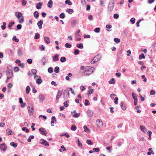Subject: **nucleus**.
I'll use <instances>...</instances> for the list:
<instances>
[{"label": "nucleus", "instance_id": "obj_1", "mask_svg": "<svg viewBox=\"0 0 156 156\" xmlns=\"http://www.w3.org/2000/svg\"><path fill=\"white\" fill-rule=\"evenodd\" d=\"M94 70V68L87 67H85L84 71L83 72V75L89 76L93 72Z\"/></svg>", "mask_w": 156, "mask_h": 156}, {"label": "nucleus", "instance_id": "obj_2", "mask_svg": "<svg viewBox=\"0 0 156 156\" xmlns=\"http://www.w3.org/2000/svg\"><path fill=\"white\" fill-rule=\"evenodd\" d=\"M6 73L7 77V80H9L13 76L12 69L11 66H8Z\"/></svg>", "mask_w": 156, "mask_h": 156}, {"label": "nucleus", "instance_id": "obj_3", "mask_svg": "<svg viewBox=\"0 0 156 156\" xmlns=\"http://www.w3.org/2000/svg\"><path fill=\"white\" fill-rule=\"evenodd\" d=\"M101 58V54H98L96 55L93 58V60L91 61V64H94L96 62L99 61Z\"/></svg>", "mask_w": 156, "mask_h": 156}, {"label": "nucleus", "instance_id": "obj_4", "mask_svg": "<svg viewBox=\"0 0 156 156\" xmlns=\"http://www.w3.org/2000/svg\"><path fill=\"white\" fill-rule=\"evenodd\" d=\"M63 98L65 99H67L69 96V92L68 90H66L63 92Z\"/></svg>", "mask_w": 156, "mask_h": 156}, {"label": "nucleus", "instance_id": "obj_5", "mask_svg": "<svg viewBox=\"0 0 156 156\" xmlns=\"http://www.w3.org/2000/svg\"><path fill=\"white\" fill-rule=\"evenodd\" d=\"M114 4V0H111L108 5V9L109 10L112 9H113Z\"/></svg>", "mask_w": 156, "mask_h": 156}, {"label": "nucleus", "instance_id": "obj_6", "mask_svg": "<svg viewBox=\"0 0 156 156\" xmlns=\"http://www.w3.org/2000/svg\"><path fill=\"white\" fill-rule=\"evenodd\" d=\"M39 131L40 132L41 134L42 135H44L45 136H46L47 133H46V130L44 128H41L39 129Z\"/></svg>", "mask_w": 156, "mask_h": 156}, {"label": "nucleus", "instance_id": "obj_7", "mask_svg": "<svg viewBox=\"0 0 156 156\" xmlns=\"http://www.w3.org/2000/svg\"><path fill=\"white\" fill-rule=\"evenodd\" d=\"M40 143L46 146H48L49 145L48 142H47L44 139L41 140L40 141Z\"/></svg>", "mask_w": 156, "mask_h": 156}, {"label": "nucleus", "instance_id": "obj_8", "mask_svg": "<svg viewBox=\"0 0 156 156\" xmlns=\"http://www.w3.org/2000/svg\"><path fill=\"white\" fill-rule=\"evenodd\" d=\"M0 148L4 151H5L7 149V147L5 143H3L0 144Z\"/></svg>", "mask_w": 156, "mask_h": 156}, {"label": "nucleus", "instance_id": "obj_9", "mask_svg": "<svg viewBox=\"0 0 156 156\" xmlns=\"http://www.w3.org/2000/svg\"><path fill=\"white\" fill-rule=\"evenodd\" d=\"M97 125L99 127H101L103 126V123L102 121L100 119H98L96 120Z\"/></svg>", "mask_w": 156, "mask_h": 156}, {"label": "nucleus", "instance_id": "obj_10", "mask_svg": "<svg viewBox=\"0 0 156 156\" xmlns=\"http://www.w3.org/2000/svg\"><path fill=\"white\" fill-rule=\"evenodd\" d=\"M28 110L29 115H32L34 113V110L33 108V107H32L31 108H30L29 106H28Z\"/></svg>", "mask_w": 156, "mask_h": 156}, {"label": "nucleus", "instance_id": "obj_11", "mask_svg": "<svg viewBox=\"0 0 156 156\" xmlns=\"http://www.w3.org/2000/svg\"><path fill=\"white\" fill-rule=\"evenodd\" d=\"M39 100L41 101H43L45 99V97L44 95L40 94L39 96Z\"/></svg>", "mask_w": 156, "mask_h": 156}, {"label": "nucleus", "instance_id": "obj_12", "mask_svg": "<svg viewBox=\"0 0 156 156\" xmlns=\"http://www.w3.org/2000/svg\"><path fill=\"white\" fill-rule=\"evenodd\" d=\"M62 90H60L59 89L58 90V93L56 97V99H58L62 94Z\"/></svg>", "mask_w": 156, "mask_h": 156}, {"label": "nucleus", "instance_id": "obj_13", "mask_svg": "<svg viewBox=\"0 0 156 156\" xmlns=\"http://www.w3.org/2000/svg\"><path fill=\"white\" fill-rule=\"evenodd\" d=\"M15 15L17 19H19V18L23 16L22 14L19 12H16Z\"/></svg>", "mask_w": 156, "mask_h": 156}, {"label": "nucleus", "instance_id": "obj_14", "mask_svg": "<svg viewBox=\"0 0 156 156\" xmlns=\"http://www.w3.org/2000/svg\"><path fill=\"white\" fill-rule=\"evenodd\" d=\"M87 115L90 117H91L93 115V112L91 110H88L87 112Z\"/></svg>", "mask_w": 156, "mask_h": 156}, {"label": "nucleus", "instance_id": "obj_15", "mask_svg": "<svg viewBox=\"0 0 156 156\" xmlns=\"http://www.w3.org/2000/svg\"><path fill=\"white\" fill-rule=\"evenodd\" d=\"M140 129L142 132H144V133H146L147 131V129L144 126L142 125L140 126Z\"/></svg>", "mask_w": 156, "mask_h": 156}, {"label": "nucleus", "instance_id": "obj_16", "mask_svg": "<svg viewBox=\"0 0 156 156\" xmlns=\"http://www.w3.org/2000/svg\"><path fill=\"white\" fill-rule=\"evenodd\" d=\"M59 55L58 54L55 55L53 57V60L54 62L57 61L59 60L58 57Z\"/></svg>", "mask_w": 156, "mask_h": 156}, {"label": "nucleus", "instance_id": "obj_17", "mask_svg": "<svg viewBox=\"0 0 156 156\" xmlns=\"http://www.w3.org/2000/svg\"><path fill=\"white\" fill-rule=\"evenodd\" d=\"M71 114L74 118H77L79 117L80 115V113H73V112H71Z\"/></svg>", "mask_w": 156, "mask_h": 156}, {"label": "nucleus", "instance_id": "obj_18", "mask_svg": "<svg viewBox=\"0 0 156 156\" xmlns=\"http://www.w3.org/2000/svg\"><path fill=\"white\" fill-rule=\"evenodd\" d=\"M44 39L45 41L47 44H49L50 43V41L49 38L48 37H44Z\"/></svg>", "mask_w": 156, "mask_h": 156}, {"label": "nucleus", "instance_id": "obj_19", "mask_svg": "<svg viewBox=\"0 0 156 156\" xmlns=\"http://www.w3.org/2000/svg\"><path fill=\"white\" fill-rule=\"evenodd\" d=\"M42 3L41 2H39L37 4H36V8L38 9H39L41 8Z\"/></svg>", "mask_w": 156, "mask_h": 156}, {"label": "nucleus", "instance_id": "obj_20", "mask_svg": "<svg viewBox=\"0 0 156 156\" xmlns=\"http://www.w3.org/2000/svg\"><path fill=\"white\" fill-rule=\"evenodd\" d=\"M43 21L42 20H40L38 22L37 25H38L39 28L41 29L42 28V26L43 24Z\"/></svg>", "mask_w": 156, "mask_h": 156}, {"label": "nucleus", "instance_id": "obj_21", "mask_svg": "<svg viewBox=\"0 0 156 156\" xmlns=\"http://www.w3.org/2000/svg\"><path fill=\"white\" fill-rule=\"evenodd\" d=\"M18 62V65L19 66H21L22 68H23L24 66V64L23 63H21L20 61V60H17L16 62Z\"/></svg>", "mask_w": 156, "mask_h": 156}, {"label": "nucleus", "instance_id": "obj_22", "mask_svg": "<svg viewBox=\"0 0 156 156\" xmlns=\"http://www.w3.org/2000/svg\"><path fill=\"white\" fill-rule=\"evenodd\" d=\"M53 4V2L52 0H50L49 1L48 3V6L50 8H51L52 7Z\"/></svg>", "mask_w": 156, "mask_h": 156}, {"label": "nucleus", "instance_id": "obj_23", "mask_svg": "<svg viewBox=\"0 0 156 156\" xmlns=\"http://www.w3.org/2000/svg\"><path fill=\"white\" fill-rule=\"evenodd\" d=\"M77 23V20H74L71 22L72 26L73 27H75Z\"/></svg>", "mask_w": 156, "mask_h": 156}, {"label": "nucleus", "instance_id": "obj_24", "mask_svg": "<svg viewBox=\"0 0 156 156\" xmlns=\"http://www.w3.org/2000/svg\"><path fill=\"white\" fill-rule=\"evenodd\" d=\"M77 141L78 142V146L80 148H83V145L81 143L80 141L79 140V139H78L77 140Z\"/></svg>", "mask_w": 156, "mask_h": 156}, {"label": "nucleus", "instance_id": "obj_25", "mask_svg": "<svg viewBox=\"0 0 156 156\" xmlns=\"http://www.w3.org/2000/svg\"><path fill=\"white\" fill-rule=\"evenodd\" d=\"M18 20H19V22L20 23H23L24 21L23 16H22L19 18V19H18Z\"/></svg>", "mask_w": 156, "mask_h": 156}, {"label": "nucleus", "instance_id": "obj_26", "mask_svg": "<svg viewBox=\"0 0 156 156\" xmlns=\"http://www.w3.org/2000/svg\"><path fill=\"white\" fill-rule=\"evenodd\" d=\"M17 54L19 56H21L22 55V50L20 48L18 49L17 51Z\"/></svg>", "mask_w": 156, "mask_h": 156}, {"label": "nucleus", "instance_id": "obj_27", "mask_svg": "<svg viewBox=\"0 0 156 156\" xmlns=\"http://www.w3.org/2000/svg\"><path fill=\"white\" fill-rule=\"evenodd\" d=\"M132 97L134 99V101H137V98L136 95L135 94H134V93H132Z\"/></svg>", "mask_w": 156, "mask_h": 156}, {"label": "nucleus", "instance_id": "obj_28", "mask_svg": "<svg viewBox=\"0 0 156 156\" xmlns=\"http://www.w3.org/2000/svg\"><path fill=\"white\" fill-rule=\"evenodd\" d=\"M36 83L38 84H40L42 82V80L41 78H39L36 80Z\"/></svg>", "mask_w": 156, "mask_h": 156}, {"label": "nucleus", "instance_id": "obj_29", "mask_svg": "<svg viewBox=\"0 0 156 156\" xmlns=\"http://www.w3.org/2000/svg\"><path fill=\"white\" fill-rule=\"evenodd\" d=\"M108 82L110 84H114L115 83V79L114 78H112L108 81Z\"/></svg>", "mask_w": 156, "mask_h": 156}, {"label": "nucleus", "instance_id": "obj_30", "mask_svg": "<svg viewBox=\"0 0 156 156\" xmlns=\"http://www.w3.org/2000/svg\"><path fill=\"white\" fill-rule=\"evenodd\" d=\"M6 133L8 135H10L11 134L12 132V130L10 129H8L6 130Z\"/></svg>", "mask_w": 156, "mask_h": 156}, {"label": "nucleus", "instance_id": "obj_31", "mask_svg": "<svg viewBox=\"0 0 156 156\" xmlns=\"http://www.w3.org/2000/svg\"><path fill=\"white\" fill-rule=\"evenodd\" d=\"M54 71L56 73H58L59 72V68L58 66H56L55 68Z\"/></svg>", "mask_w": 156, "mask_h": 156}, {"label": "nucleus", "instance_id": "obj_32", "mask_svg": "<svg viewBox=\"0 0 156 156\" xmlns=\"http://www.w3.org/2000/svg\"><path fill=\"white\" fill-rule=\"evenodd\" d=\"M34 17L36 18H38V16H39V14H38V13L37 11H35L34 13Z\"/></svg>", "mask_w": 156, "mask_h": 156}, {"label": "nucleus", "instance_id": "obj_33", "mask_svg": "<svg viewBox=\"0 0 156 156\" xmlns=\"http://www.w3.org/2000/svg\"><path fill=\"white\" fill-rule=\"evenodd\" d=\"M30 90V87L29 86H27L26 89V93L27 94H29Z\"/></svg>", "mask_w": 156, "mask_h": 156}, {"label": "nucleus", "instance_id": "obj_34", "mask_svg": "<svg viewBox=\"0 0 156 156\" xmlns=\"http://www.w3.org/2000/svg\"><path fill=\"white\" fill-rule=\"evenodd\" d=\"M76 128H76V126L74 124L72 125V126L71 127V130H73V131H75V130H76Z\"/></svg>", "mask_w": 156, "mask_h": 156}, {"label": "nucleus", "instance_id": "obj_35", "mask_svg": "<svg viewBox=\"0 0 156 156\" xmlns=\"http://www.w3.org/2000/svg\"><path fill=\"white\" fill-rule=\"evenodd\" d=\"M76 47L80 48L82 49L83 48V44L82 43H80L79 44H77L76 45Z\"/></svg>", "mask_w": 156, "mask_h": 156}, {"label": "nucleus", "instance_id": "obj_36", "mask_svg": "<svg viewBox=\"0 0 156 156\" xmlns=\"http://www.w3.org/2000/svg\"><path fill=\"white\" fill-rule=\"evenodd\" d=\"M124 102H121V107L122 109L123 110H125L126 109V107L123 105Z\"/></svg>", "mask_w": 156, "mask_h": 156}, {"label": "nucleus", "instance_id": "obj_37", "mask_svg": "<svg viewBox=\"0 0 156 156\" xmlns=\"http://www.w3.org/2000/svg\"><path fill=\"white\" fill-rule=\"evenodd\" d=\"M10 144L11 146H13L15 148L17 146V144H16L15 143L13 142H11L10 143Z\"/></svg>", "mask_w": 156, "mask_h": 156}, {"label": "nucleus", "instance_id": "obj_38", "mask_svg": "<svg viewBox=\"0 0 156 156\" xmlns=\"http://www.w3.org/2000/svg\"><path fill=\"white\" fill-rule=\"evenodd\" d=\"M65 4H68L70 5H72V2L69 0H66L65 2Z\"/></svg>", "mask_w": 156, "mask_h": 156}, {"label": "nucleus", "instance_id": "obj_39", "mask_svg": "<svg viewBox=\"0 0 156 156\" xmlns=\"http://www.w3.org/2000/svg\"><path fill=\"white\" fill-rule=\"evenodd\" d=\"M3 25H2L1 27L2 28V30H4L5 29L6 27L5 26L6 25V23L5 22H4L3 23Z\"/></svg>", "mask_w": 156, "mask_h": 156}, {"label": "nucleus", "instance_id": "obj_40", "mask_svg": "<svg viewBox=\"0 0 156 156\" xmlns=\"http://www.w3.org/2000/svg\"><path fill=\"white\" fill-rule=\"evenodd\" d=\"M145 57L144 56V54L143 53H141L140 55H139V58L140 59H141L142 58H145Z\"/></svg>", "mask_w": 156, "mask_h": 156}, {"label": "nucleus", "instance_id": "obj_41", "mask_svg": "<svg viewBox=\"0 0 156 156\" xmlns=\"http://www.w3.org/2000/svg\"><path fill=\"white\" fill-rule=\"evenodd\" d=\"M35 34V35L34 36V39H38L39 38V37H40L39 34L38 33H36Z\"/></svg>", "mask_w": 156, "mask_h": 156}, {"label": "nucleus", "instance_id": "obj_42", "mask_svg": "<svg viewBox=\"0 0 156 156\" xmlns=\"http://www.w3.org/2000/svg\"><path fill=\"white\" fill-rule=\"evenodd\" d=\"M12 40L13 41L16 42H18L19 41V39L17 38L16 36H14L12 38Z\"/></svg>", "mask_w": 156, "mask_h": 156}, {"label": "nucleus", "instance_id": "obj_43", "mask_svg": "<svg viewBox=\"0 0 156 156\" xmlns=\"http://www.w3.org/2000/svg\"><path fill=\"white\" fill-rule=\"evenodd\" d=\"M86 142L89 145H92L93 144V143L90 140H87Z\"/></svg>", "mask_w": 156, "mask_h": 156}, {"label": "nucleus", "instance_id": "obj_44", "mask_svg": "<svg viewBox=\"0 0 156 156\" xmlns=\"http://www.w3.org/2000/svg\"><path fill=\"white\" fill-rule=\"evenodd\" d=\"M14 24V22H11V23H9L8 25V27L10 29H11V27H12V26Z\"/></svg>", "mask_w": 156, "mask_h": 156}, {"label": "nucleus", "instance_id": "obj_45", "mask_svg": "<svg viewBox=\"0 0 156 156\" xmlns=\"http://www.w3.org/2000/svg\"><path fill=\"white\" fill-rule=\"evenodd\" d=\"M114 41L116 42V43H119L120 41V39L117 38H114Z\"/></svg>", "mask_w": 156, "mask_h": 156}, {"label": "nucleus", "instance_id": "obj_46", "mask_svg": "<svg viewBox=\"0 0 156 156\" xmlns=\"http://www.w3.org/2000/svg\"><path fill=\"white\" fill-rule=\"evenodd\" d=\"M66 61V58L64 57H62L60 58V61L62 62H64Z\"/></svg>", "mask_w": 156, "mask_h": 156}, {"label": "nucleus", "instance_id": "obj_47", "mask_svg": "<svg viewBox=\"0 0 156 156\" xmlns=\"http://www.w3.org/2000/svg\"><path fill=\"white\" fill-rule=\"evenodd\" d=\"M48 71L50 73H51L53 72V69L52 67H49L48 69Z\"/></svg>", "mask_w": 156, "mask_h": 156}, {"label": "nucleus", "instance_id": "obj_48", "mask_svg": "<svg viewBox=\"0 0 156 156\" xmlns=\"http://www.w3.org/2000/svg\"><path fill=\"white\" fill-rule=\"evenodd\" d=\"M90 104V102L87 99L85 100V102L84 103V105L86 106H87L89 105Z\"/></svg>", "mask_w": 156, "mask_h": 156}, {"label": "nucleus", "instance_id": "obj_49", "mask_svg": "<svg viewBox=\"0 0 156 156\" xmlns=\"http://www.w3.org/2000/svg\"><path fill=\"white\" fill-rule=\"evenodd\" d=\"M93 151L95 152H98L100 151L99 148L98 147L94 148L93 149Z\"/></svg>", "mask_w": 156, "mask_h": 156}, {"label": "nucleus", "instance_id": "obj_50", "mask_svg": "<svg viewBox=\"0 0 156 156\" xmlns=\"http://www.w3.org/2000/svg\"><path fill=\"white\" fill-rule=\"evenodd\" d=\"M65 46L66 48H70L71 47V45L69 43H67L65 45Z\"/></svg>", "mask_w": 156, "mask_h": 156}, {"label": "nucleus", "instance_id": "obj_51", "mask_svg": "<svg viewBox=\"0 0 156 156\" xmlns=\"http://www.w3.org/2000/svg\"><path fill=\"white\" fill-rule=\"evenodd\" d=\"M135 18H132L130 19V21L132 24H133L135 23Z\"/></svg>", "mask_w": 156, "mask_h": 156}, {"label": "nucleus", "instance_id": "obj_52", "mask_svg": "<svg viewBox=\"0 0 156 156\" xmlns=\"http://www.w3.org/2000/svg\"><path fill=\"white\" fill-rule=\"evenodd\" d=\"M31 72L34 75H35L36 74L37 70L35 69H32L31 70Z\"/></svg>", "mask_w": 156, "mask_h": 156}, {"label": "nucleus", "instance_id": "obj_53", "mask_svg": "<svg viewBox=\"0 0 156 156\" xmlns=\"http://www.w3.org/2000/svg\"><path fill=\"white\" fill-rule=\"evenodd\" d=\"M100 28L99 27L95 28L94 29V31L96 33H99L100 32Z\"/></svg>", "mask_w": 156, "mask_h": 156}, {"label": "nucleus", "instance_id": "obj_54", "mask_svg": "<svg viewBox=\"0 0 156 156\" xmlns=\"http://www.w3.org/2000/svg\"><path fill=\"white\" fill-rule=\"evenodd\" d=\"M79 50L78 49H76L74 51V53L75 55H77L79 54Z\"/></svg>", "mask_w": 156, "mask_h": 156}, {"label": "nucleus", "instance_id": "obj_55", "mask_svg": "<svg viewBox=\"0 0 156 156\" xmlns=\"http://www.w3.org/2000/svg\"><path fill=\"white\" fill-rule=\"evenodd\" d=\"M118 98L117 97H116L115 98L114 103L115 104H117L118 103Z\"/></svg>", "mask_w": 156, "mask_h": 156}, {"label": "nucleus", "instance_id": "obj_56", "mask_svg": "<svg viewBox=\"0 0 156 156\" xmlns=\"http://www.w3.org/2000/svg\"><path fill=\"white\" fill-rule=\"evenodd\" d=\"M113 17H114V18L115 19H118L119 18V15L118 14L115 13V14L114 15Z\"/></svg>", "mask_w": 156, "mask_h": 156}, {"label": "nucleus", "instance_id": "obj_57", "mask_svg": "<svg viewBox=\"0 0 156 156\" xmlns=\"http://www.w3.org/2000/svg\"><path fill=\"white\" fill-rule=\"evenodd\" d=\"M61 18H64L65 17V14L64 13H61L59 16Z\"/></svg>", "mask_w": 156, "mask_h": 156}, {"label": "nucleus", "instance_id": "obj_58", "mask_svg": "<svg viewBox=\"0 0 156 156\" xmlns=\"http://www.w3.org/2000/svg\"><path fill=\"white\" fill-rule=\"evenodd\" d=\"M27 62L29 64H31L32 62V60L31 59H28L27 60Z\"/></svg>", "mask_w": 156, "mask_h": 156}, {"label": "nucleus", "instance_id": "obj_59", "mask_svg": "<svg viewBox=\"0 0 156 156\" xmlns=\"http://www.w3.org/2000/svg\"><path fill=\"white\" fill-rule=\"evenodd\" d=\"M19 68L18 67H15L14 68V71L15 72H17L19 70Z\"/></svg>", "mask_w": 156, "mask_h": 156}, {"label": "nucleus", "instance_id": "obj_60", "mask_svg": "<svg viewBox=\"0 0 156 156\" xmlns=\"http://www.w3.org/2000/svg\"><path fill=\"white\" fill-rule=\"evenodd\" d=\"M94 92V89H91L90 91H89L88 93V95L89 94H91Z\"/></svg>", "mask_w": 156, "mask_h": 156}, {"label": "nucleus", "instance_id": "obj_61", "mask_svg": "<svg viewBox=\"0 0 156 156\" xmlns=\"http://www.w3.org/2000/svg\"><path fill=\"white\" fill-rule=\"evenodd\" d=\"M139 106H136L135 107V109L137 110V111L138 113H140L141 112V110L139 109Z\"/></svg>", "mask_w": 156, "mask_h": 156}, {"label": "nucleus", "instance_id": "obj_62", "mask_svg": "<svg viewBox=\"0 0 156 156\" xmlns=\"http://www.w3.org/2000/svg\"><path fill=\"white\" fill-rule=\"evenodd\" d=\"M80 88L81 90L82 91L85 90L86 89L85 87L83 86V85H81L80 86Z\"/></svg>", "mask_w": 156, "mask_h": 156}, {"label": "nucleus", "instance_id": "obj_63", "mask_svg": "<svg viewBox=\"0 0 156 156\" xmlns=\"http://www.w3.org/2000/svg\"><path fill=\"white\" fill-rule=\"evenodd\" d=\"M112 26L110 25H107L106 27V28L107 29H110L112 28Z\"/></svg>", "mask_w": 156, "mask_h": 156}, {"label": "nucleus", "instance_id": "obj_64", "mask_svg": "<svg viewBox=\"0 0 156 156\" xmlns=\"http://www.w3.org/2000/svg\"><path fill=\"white\" fill-rule=\"evenodd\" d=\"M16 27L18 29L20 30L22 28V25L21 24H18L17 25Z\"/></svg>", "mask_w": 156, "mask_h": 156}]
</instances>
